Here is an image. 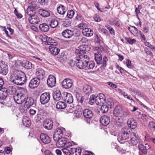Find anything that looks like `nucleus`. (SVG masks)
Listing matches in <instances>:
<instances>
[{
    "label": "nucleus",
    "mask_w": 155,
    "mask_h": 155,
    "mask_svg": "<svg viewBox=\"0 0 155 155\" xmlns=\"http://www.w3.org/2000/svg\"><path fill=\"white\" fill-rule=\"evenodd\" d=\"M26 92V91H22L14 95V99L15 102L18 104H21L24 102L27 97V95L25 94Z\"/></svg>",
    "instance_id": "39448f33"
},
{
    "label": "nucleus",
    "mask_w": 155,
    "mask_h": 155,
    "mask_svg": "<svg viewBox=\"0 0 155 155\" xmlns=\"http://www.w3.org/2000/svg\"><path fill=\"white\" fill-rule=\"evenodd\" d=\"M26 13L29 16H32L36 14V10L32 7H28Z\"/></svg>",
    "instance_id": "72a5a7b5"
},
{
    "label": "nucleus",
    "mask_w": 155,
    "mask_h": 155,
    "mask_svg": "<svg viewBox=\"0 0 155 155\" xmlns=\"http://www.w3.org/2000/svg\"><path fill=\"white\" fill-rule=\"evenodd\" d=\"M48 2V0H38V2L42 5H45Z\"/></svg>",
    "instance_id": "e2e57ef3"
},
{
    "label": "nucleus",
    "mask_w": 155,
    "mask_h": 155,
    "mask_svg": "<svg viewBox=\"0 0 155 155\" xmlns=\"http://www.w3.org/2000/svg\"><path fill=\"white\" fill-rule=\"evenodd\" d=\"M95 50L96 51L94 53V58L96 63L98 64H102V57L101 53L103 50V47L100 46L95 47Z\"/></svg>",
    "instance_id": "423d86ee"
},
{
    "label": "nucleus",
    "mask_w": 155,
    "mask_h": 155,
    "mask_svg": "<svg viewBox=\"0 0 155 155\" xmlns=\"http://www.w3.org/2000/svg\"><path fill=\"white\" fill-rule=\"evenodd\" d=\"M83 114L85 118L88 119L92 118L93 116L92 112L88 109H84L83 111Z\"/></svg>",
    "instance_id": "c85d7f7f"
},
{
    "label": "nucleus",
    "mask_w": 155,
    "mask_h": 155,
    "mask_svg": "<svg viewBox=\"0 0 155 155\" xmlns=\"http://www.w3.org/2000/svg\"><path fill=\"white\" fill-rule=\"evenodd\" d=\"M87 42V39L84 38H83L81 39L80 41V43H86Z\"/></svg>",
    "instance_id": "338daca9"
},
{
    "label": "nucleus",
    "mask_w": 155,
    "mask_h": 155,
    "mask_svg": "<svg viewBox=\"0 0 155 155\" xmlns=\"http://www.w3.org/2000/svg\"><path fill=\"white\" fill-rule=\"evenodd\" d=\"M86 27L87 24L86 23L82 22L79 24L78 27L80 29H83H83L85 28H86Z\"/></svg>",
    "instance_id": "13d9d810"
},
{
    "label": "nucleus",
    "mask_w": 155,
    "mask_h": 155,
    "mask_svg": "<svg viewBox=\"0 0 155 155\" xmlns=\"http://www.w3.org/2000/svg\"><path fill=\"white\" fill-rule=\"evenodd\" d=\"M105 97L104 94H99L96 97L95 102L97 105H99L101 103L104 104L105 102Z\"/></svg>",
    "instance_id": "f3484780"
},
{
    "label": "nucleus",
    "mask_w": 155,
    "mask_h": 155,
    "mask_svg": "<svg viewBox=\"0 0 155 155\" xmlns=\"http://www.w3.org/2000/svg\"><path fill=\"white\" fill-rule=\"evenodd\" d=\"M15 10L14 11V13L15 14V15L17 17L19 18H21L22 17V15L19 13L18 11L17 10V9L16 8H15Z\"/></svg>",
    "instance_id": "6e6d98bb"
},
{
    "label": "nucleus",
    "mask_w": 155,
    "mask_h": 155,
    "mask_svg": "<svg viewBox=\"0 0 155 155\" xmlns=\"http://www.w3.org/2000/svg\"><path fill=\"white\" fill-rule=\"evenodd\" d=\"M40 138L42 142L45 144H48L51 141L50 138L46 134L41 133L40 134Z\"/></svg>",
    "instance_id": "a878e982"
},
{
    "label": "nucleus",
    "mask_w": 155,
    "mask_h": 155,
    "mask_svg": "<svg viewBox=\"0 0 155 155\" xmlns=\"http://www.w3.org/2000/svg\"><path fill=\"white\" fill-rule=\"evenodd\" d=\"M76 97L78 102L80 103L81 104H83L84 102V97L83 96H76Z\"/></svg>",
    "instance_id": "864d4df0"
},
{
    "label": "nucleus",
    "mask_w": 155,
    "mask_h": 155,
    "mask_svg": "<svg viewBox=\"0 0 155 155\" xmlns=\"http://www.w3.org/2000/svg\"><path fill=\"white\" fill-rule=\"evenodd\" d=\"M25 101V104L27 108H29L30 106H32L34 103V100L32 98L28 97L27 96Z\"/></svg>",
    "instance_id": "7c9ffc66"
},
{
    "label": "nucleus",
    "mask_w": 155,
    "mask_h": 155,
    "mask_svg": "<svg viewBox=\"0 0 155 155\" xmlns=\"http://www.w3.org/2000/svg\"><path fill=\"white\" fill-rule=\"evenodd\" d=\"M75 62L77 67L79 69L86 68L88 69H92L95 67V63L93 61L87 62L76 61Z\"/></svg>",
    "instance_id": "f03ea898"
},
{
    "label": "nucleus",
    "mask_w": 155,
    "mask_h": 155,
    "mask_svg": "<svg viewBox=\"0 0 155 155\" xmlns=\"http://www.w3.org/2000/svg\"><path fill=\"white\" fill-rule=\"evenodd\" d=\"M149 126L150 128H155V123L153 121L150 122L149 124Z\"/></svg>",
    "instance_id": "680f3d73"
},
{
    "label": "nucleus",
    "mask_w": 155,
    "mask_h": 155,
    "mask_svg": "<svg viewBox=\"0 0 155 155\" xmlns=\"http://www.w3.org/2000/svg\"><path fill=\"white\" fill-rule=\"evenodd\" d=\"M21 65L27 69H30L32 68V64L31 63L27 60H23L20 62Z\"/></svg>",
    "instance_id": "b1692460"
},
{
    "label": "nucleus",
    "mask_w": 155,
    "mask_h": 155,
    "mask_svg": "<svg viewBox=\"0 0 155 155\" xmlns=\"http://www.w3.org/2000/svg\"><path fill=\"white\" fill-rule=\"evenodd\" d=\"M107 106H110V108L113 107L114 106V103L111 99H108L107 100Z\"/></svg>",
    "instance_id": "603ef678"
},
{
    "label": "nucleus",
    "mask_w": 155,
    "mask_h": 155,
    "mask_svg": "<svg viewBox=\"0 0 155 155\" xmlns=\"http://www.w3.org/2000/svg\"><path fill=\"white\" fill-rule=\"evenodd\" d=\"M122 119L118 117L116 119L115 122V124L117 127H120L122 125Z\"/></svg>",
    "instance_id": "de8ad7c7"
},
{
    "label": "nucleus",
    "mask_w": 155,
    "mask_h": 155,
    "mask_svg": "<svg viewBox=\"0 0 155 155\" xmlns=\"http://www.w3.org/2000/svg\"><path fill=\"white\" fill-rule=\"evenodd\" d=\"M50 96L49 93L45 92L42 94L40 97V101L41 104L44 105L49 101Z\"/></svg>",
    "instance_id": "6e6552de"
},
{
    "label": "nucleus",
    "mask_w": 155,
    "mask_h": 155,
    "mask_svg": "<svg viewBox=\"0 0 155 155\" xmlns=\"http://www.w3.org/2000/svg\"><path fill=\"white\" fill-rule=\"evenodd\" d=\"M8 71V67L5 62L1 61H0V74L6 75Z\"/></svg>",
    "instance_id": "9d476101"
},
{
    "label": "nucleus",
    "mask_w": 155,
    "mask_h": 155,
    "mask_svg": "<svg viewBox=\"0 0 155 155\" xmlns=\"http://www.w3.org/2000/svg\"><path fill=\"white\" fill-rule=\"evenodd\" d=\"M144 51L147 54L150 56H152L153 55L152 53L150 50L147 47L145 48H144Z\"/></svg>",
    "instance_id": "bf43d9fd"
},
{
    "label": "nucleus",
    "mask_w": 155,
    "mask_h": 155,
    "mask_svg": "<svg viewBox=\"0 0 155 155\" xmlns=\"http://www.w3.org/2000/svg\"><path fill=\"white\" fill-rule=\"evenodd\" d=\"M74 12L73 10L68 11L67 12V16L68 18H72L74 14Z\"/></svg>",
    "instance_id": "8fccbe9b"
},
{
    "label": "nucleus",
    "mask_w": 155,
    "mask_h": 155,
    "mask_svg": "<svg viewBox=\"0 0 155 155\" xmlns=\"http://www.w3.org/2000/svg\"><path fill=\"white\" fill-rule=\"evenodd\" d=\"M10 81L16 85H22L26 81L25 74L21 71H15L10 76Z\"/></svg>",
    "instance_id": "f257e3e1"
},
{
    "label": "nucleus",
    "mask_w": 155,
    "mask_h": 155,
    "mask_svg": "<svg viewBox=\"0 0 155 155\" xmlns=\"http://www.w3.org/2000/svg\"><path fill=\"white\" fill-rule=\"evenodd\" d=\"M138 149L139 150V155H145L147 153V150L143 144L142 141H139Z\"/></svg>",
    "instance_id": "a211bd4d"
},
{
    "label": "nucleus",
    "mask_w": 155,
    "mask_h": 155,
    "mask_svg": "<svg viewBox=\"0 0 155 155\" xmlns=\"http://www.w3.org/2000/svg\"><path fill=\"white\" fill-rule=\"evenodd\" d=\"M68 148L62 150L64 155H81V150L79 148L73 147L72 145Z\"/></svg>",
    "instance_id": "20e7f679"
},
{
    "label": "nucleus",
    "mask_w": 155,
    "mask_h": 155,
    "mask_svg": "<svg viewBox=\"0 0 155 155\" xmlns=\"http://www.w3.org/2000/svg\"><path fill=\"white\" fill-rule=\"evenodd\" d=\"M8 91L6 88H2L0 90V97L5 99L8 95Z\"/></svg>",
    "instance_id": "58836bf2"
},
{
    "label": "nucleus",
    "mask_w": 155,
    "mask_h": 155,
    "mask_svg": "<svg viewBox=\"0 0 155 155\" xmlns=\"http://www.w3.org/2000/svg\"><path fill=\"white\" fill-rule=\"evenodd\" d=\"M131 143L133 146L136 145L139 141H142L139 140L136 134L134 132H132L131 134Z\"/></svg>",
    "instance_id": "393cba45"
},
{
    "label": "nucleus",
    "mask_w": 155,
    "mask_h": 155,
    "mask_svg": "<svg viewBox=\"0 0 155 155\" xmlns=\"http://www.w3.org/2000/svg\"><path fill=\"white\" fill-rule=\"evenodd\" d=\"M50 11L46 10L44 9H40L38 10L39 15L44 18H47L50 16Z\"/></svg>",
    "instance_id": "5701e85b"
},
{
    "label": "nucleus",
    "mask_w": 155,
    "mask_h": 155,
    "mask_svg": "<svg viewBox=\"0 0 155 155\" xmlns=\"http://www.w3.org/2000/svg\"><path fill=\"white\" fill-rule=\"evenodd\" d=\"M67 107L66 104L62 101H59L56 105V108L58 109H63Z\"/></svg>",
    "instance_id": "a19ab883"
},
{
    "label": "nucleus",
    "mask_w": 155,
    "mask_h": 155,
    "mask_svg": "<svg viewBox=\"0 0 155 155\" xmlns=\"http://www.w3.org/2000/svg\"><path fill=\"white\" fill-rule=\"evenodd\" d=\"M131 129L127 127H123L121 129V132L119 135L118 140H125L131 136Z\"/></svg>",
    "instance_id": "7ed1b4c3"
},
{
    "label": "nucleus",
    "mask_w": 155,
    "mask_h": 155,
    "mask_svg": "<svg viewBox=\"0 0 155 155\" xmlns=\"http://www.w3.org/2000/svg\"><path fill=\"white\" fill-rule=\"evenodd\" d=\"M108 111V107L106 104L102 105L100 111L103 114L107 113Z\"/></svg>",
    "instance_id": "a18cd8bd"
},
{
    "label": "nucleus",
    "mask_w": 155,
    "mask_h": 155,
    "mask_svg": "<svg viewBox=\"0 0 155 155\" xmlns=\"http://www.w3.org/2000/svg\"><path fill=\"white\" fill-rule=\"evenodd\" d=\"M83 91L86 94H91L92 91V88L88 84H85L83 86Z\"/></svg>",
    "instance_id": "2f4dec72"
},
{
    "label": "nucleus",
    "mask_w": 155,
    "mask_h": 155,
    "mask_svg": "<svg viewBox=\"0 0 155 155\" xmlns=\"http://www.w3.org/2000/svg\"><path fill=\"white\" fill-rule=\"evenodd\" d=\"M7 90L8 93L11 95L14 94L17 91L16 88L12 86H9L7 89Z\"/></svg>",
    "instance_id": "37998d69"
},
{
    "label": "nucleus",
    "mask_w": 155,
    "mask_h": 155,
    "mask_svg": "<svg viewBox=\"0 0 155 155\" xmlns=\"http://www.w3.org/2000/svg\"><path fill=\"white\" fill-rule=\"evenodd\" d=\"M23 124L27 127H28L31 125V121L27 116L24 117L22 119Z\"/></svg>",
    "instance_id": "79ce46f5"
},
{
    "label": "nucleus",
    "mask_w": 155,
    "mask_h": 155,
    "mask_svg": "<svg viewBox=\"0 0 155 155\" xmlns=\"http://www.w3.org/2000/svg\"><path fill=\"white\" fill-rule=\"evenodd\" d=\"M82 33L85 36L87 37H90L93 34V31L89 28H85L83 30Z\"/></svg>",
    "instance_id": "f704fd0d"
},
{
    "label": "nucleus",
    "mask_w": 155,
    "mask_h": 155,
    "mask_svg": "<svg viewBox=\"0 0 155 155\" xmlns=\"http://www.w3.org/2000/svg\"><path fill=\"white\" fill-rule=\"evenodd\" d=\"M63 100L65 102L69 104H71L73 101V98L72 94L69 93L64 92Z\"/></svg>",
    "instance_id": "ddd939ff"
},
{
    "label": "nucleus",
    "mask_w": 155,
    "mask_h": 155,
    "mask_svg": "<svg viewBox=\"0 0 155 155\" xmlns=\"http://www.w3.org/2000/svg\"><path fill=\"white\" fill-rule=\"evenodd\" d=\"M107 58L106 56H104L103 58V62L101 64H102V66L104 67L107 65V62L108 61Z\"/></svg>",
    "instance_id": "4d7b16f0"
},
{
    "label": "nucleus",
    "mask_w": 155,
    "mask_h": 155,
    "mask_svg": "<svg viewBox=\"0 0 155 155\" xmlns=\"http://www.w3.org/2000/svg\"><path fill=\"white\" fill-rule=\"evenodd\" d=\"M125 39L130 44H133L135 43L136 42V40L134 39H131L130 38H125Z\"/></svg>",
    "instance_id": "3c124183"
},
{
    "label": "nucleus",
    "mask_w": 155,
    "mask_h": 155,
    "mask_svg": "<svg viewBox=\"0 0 155 155\" xmlns=\"http://www.w3.org/2000/svg\"><path fill=\"white\" fill-rule=\"evenodd\" d=\"M45 74V71L41 68H38L36 70L35 74L39 80L42 79L44 78Z\"/></svg>",
    "instance_id": "6ab92c4d"
},
{
    "label": "nucleus",
    "mask_w": 155,
    "mask_h": 155,
    "mask_svg": "<svg viewBox=\"0 0 155 155\" xmlns=\"http://www.w3.org/2000/svg\"><path fill=\"white\" fill-rule=\"evenodd\" d=\"M28 19L29 23L33 24H38L41 21V18L36 14L32 16H29Z\"/></svg>",
    "instance_id": "f8f14e48"
},
{
    "label": "nucleus",
    "mask_w": 155,
    "mask_h": 155,
    "mask_svg": "<svg viewBox=\"0 0 155 155\" xmlns=\"http://www.w3.org/2000/svg\"><path fill=\"white\" fill-rule=\"evenodd\" d=\"M100 121L103 125L107 126L110 122V117L107 116H103L101 118Z\"/></svg>",
    "instance_id": "aec40b11"
},
{
    "label": "nucleus",
    "mask_w": 155,
    "mask_h": 155,
    "mask_svg": "<svg viewBox=\"0 0 155 155\" xmlns=\"http://www.w3.org/2000/svg\"><path fill=\"white\" fill-rule=\"evenodd\" d=\"M45 155H54L52 152L48 150H46L44 152Z\"/></svg>",
    "instance_id": "69168bd1"
},
{
    "label": "nucleus",
    "mask_w": 155,
    "mask_h": 155,
    "mask_svg": "<svg viewBox=\"0 0 155 155\" xmlns=\"http://www.w3.org/2000/svg\"><path fill=\"white\" fill-rule=\"evenodd\" d=\"M128 29L130 33L134 35H136L138 33L137 29L134 26H130L128 28Z\"/></svg>",
    "instance_id": "c03bdc74"
},
{
    "label": "nucleus",
    "mask_w": 155,
    "mask_h": 155,
    "mask_svg": "<svg viewBox=\"0 0 155 155\" xmlns=\"http://www.w3.org/2000/svg\"><path fill=\"white\" fill-rule=\"evenodd\" d=\"M95 96L94 95L92 94L90 98L89 99V103L91 105H92L94 102V98Z\"/></svg>",
    "instance_id": "5fc2aeb1"
},
{
    "label": "nucleus",
    "mask_w": 155,
    "mask_h": 155,
    "mask_svg": "<svg viewBox=\"0 0 155 155\" xmlns=\"http://www.w3.org/2000/svg\"><path fill=\"white\" fill-rule=\"evenodd\" d=\"M74 106L73 104H72L71 105H70L68 112L69 113L72 112L74 110Z\"/></svg>",
    "instance_id": "774afa93"
},
{
    "label": "nucleus",
    "mask_w": 155,
    "mask_h": 155,
    "mask_svg": "<svg viewBox=\"0 0 155 155\" xmlns=\"http://www.w3.org/2000/svg\"><path fill=\"white\" fill-rule=\"evenodd\" d=\"M122 109V108L119 106H117L114 108L113 111L114 115L115 117H120Z\"/></svg>",
    "instance_id": "c9c22d12"
},
{
    "label": "nucleus",
    "mask_w": 155,
    "mask_h": 155,
    "mask_svg": "<svg viewBox=\"0 0 155 155\" xmlns=\"http://www.w3.org/2000/svg\"><path fill=\"white\" fill-rule=\"evenodd\" d=\"M62 87L66 89L70 88L72 86L73 84V81L71 80L69 78L64 79L61 83Z\"/></svg>",
    "instance_id": "4468645a"
},
{
    "label": "nucleus",
    "mask_w": 155,
    "mask_h": 155,
    "mask_svg": "<svg viewBox=\"0 0 155 155\" xmlns=\"http://www.w3.org/2000/svg\"><path fill=\"white\" fill-rule=\"evenodd\" d=\"M64 138H61L58 140L57 141L56 144L58 145L60 147H64L63 149H67L68 147H70L71 145V144L70 143H66V141L64 140Z\"/></svg>",
    "instance_id": "1a4fd4ad"
},
{
    "label": "nucleus",
    "mask_w": 155,
    "mask_h": 155,
    "mask_svg": "<svg viewBox=\"0 0 155 155\" xmlns=\"http://www.w3.org/2000/svg\"><path fill=\"white\" fill-rule=\"evenodd\" d=\"M141 8V6L139 5L138 7L136 9L135 12L137 16H138V14L140 13V10Z\"/></svg>",
    "instance_id": "0e129e2a"
},
{
    "label": "nucleus",
    "mask_w": 155,
    "mask_h": 155,
    "mask_svg": "<svg viewBox=\"0 0 155 155\" xmlns=\"http://www.w3.org/2000/svg\"><path fill=\"white\" fill-rule=\"evenodd\" d=\"M90 49V47L87 45H81L78 47V49L75 50V52L77 54H84L86 52L89 51Z\"/></svg>",
    "instance_id": "0eeeda50"
},
{
    "label": "nucleus",
    "mask_w": 155,
    "mask_h": 155,
    "mask_svg": "<svg viewBox=\"0 0 155 155\" xmlns=\"http://www.w3.org/2000/svg\"><path fill=\"white\" fill-rule=\"evenodd\" d=\"M56 83V78L53 75H49L47 80V84L48 87H52Z\"/></svg>",
    "instance_id": "dca6fc26"
},
{
    "label": "nucleus",
    "mask_w": 155,
    "mask_h": 155,
    "mask_svg": "<svg viewBox=\"0 0 155 155\" xmlns=\"http://www.w3.org/2000/svg\"><path fill=\"white\" fill-rule=\"evenodd\" d=\"M62 35L64 38H70L74 35V32L69 29H66L62 32Z\"/></svg>",
    "instance_id": "4be33fe9"
},
{
    "label": "nucleus",
    "mask_w": 155,
    "mask_h": 155,
    "mask_svg": "<svg viewBox=\"0 0 155 155\" xmlns=\"http://www.w3.org/2000/svg\"><path fill=\"white\" fill-rule=\"evenodd\" d=\"M54 99L56 101H59L62 99L63 96L59 91H57L54 93L53 95Z\"/></svg>",
    "instance_id": "473e14b6"
},
{
    "label": "nucleus",
    "mask_w": 155,
    "mask_h": 155,
    "mask_svg": "<svg viewBox=\"0 0 155 155\" xmlns=\"http://www.w3.org/2000/svg\"><path fill=\"white\" fill-rule=\"evenodd\" d=\"M67 10V8L62 5H59L57 8L58 13L61 15L64 14Z\"/></svg>",
    "instance_id": "4c0bfd02"
},
{
    "label": "nucleus",
    "mask_w": 155,
    "mask_h": 155,
    "mask_svg": "<svg viewBox=\"0 0 155 155\" xmlns=\"http://www.w3.org/2000/svg\"><path fill=\"white\" fill-rule=\"evenodd\" d=\"M49 49L53 54L56 55L60 51V49L57 48L55 47L54 45H50L49 47Z\"/></svg>",
    "instance_id": "c756f323"
},
{
    "label": "nucleus",
    "mask_w": 155,
    "mask_h": 155,
    "mask_svg": "<svg viewBox=\"0 0 155 155\" xmlns=\"http://www.w3.org/2000/svg\"><path fill=\"white\" fill-rule=\"evenodd\" d=\"M40 80L36 78H32L30 81L28 86L31 89L37 87L39 85Z\"/></svg>",
    "instance_id": "9b49d317"
},
{
    "label": "nucleus",
    "mask_w": 155,
    "mask_h": 155,
    "mask_svg": "<svg viewBox=\"0 0 155 155\" xmlns=\"http://www.w3.org/2000/svg\"><path fill=\"white\" fill-rule=\"evenodd\" d=\"M53 126V121L50 119L46 120L43 124V126L44 127L48 130L51 129Z\"/></svg>",
    "instance_id": "412c9836"
},
{
    "label": "nucleus",
    "mask_w": 155,
    "mask_h": 155,
    "mask_svg": "<svg viewBox=\"0 0 155 155\" xmlns=\"http://www.w3.org/2000/svg\"><path fill=\"white\" fill-rule=\"evenodd\" d=\"M84 54H79L78 55V58L77 59L76 61L87 62H90L89 57Z\"/></svg>",
    "instance_id": "bb28decb"
},
{
    "label": "nucleus",
    "mask_w": 155,
    "mask_h": 155,
    "mask_svg": "<svg viewBox=\"0 0 155 155\" xmlns=\"http://www.w3.org/2000/svg\"><path fill=\"white\" fill-rule=\"evenodd\" d=\"M131 61L128 59L126 62V65L127 67L129 68H132L133 67V66L131 64Z\"/></svg>",
    "instance_id": "052dcab7"
},
{
    "label": "nucleus",
    "mask_w": 155,
    "mask_h": 155,
    "mask_svg": "<svg viewBox=\"0 0 155 155\" xmlns=\"http://www.w3.org/2000/svg\"><path fill=\"white\" fill-rule=\"evenodd\" d=\"M58 23L57 20H52L50 24V26L52 28H55L58 25Z\"/></svg>",
    "instance_id": "49530a36"
},
{
    "label": "nucleus",
    "mask_w": 155,
    "mask_h": 155,
    "mask_svg": "<svg viewBox=\"0 0 155 155\" xmlns=\"http://www.w3.org/2000/svg\"><path fill=\"white\" fill-rule=\"evenodd\" d=\"M129 112L127 111L122 110L120 117L123 118L127 117L129 114Z\"/></svg>",
    "instance_id": "09e8293b"
},
{
    "label": "nucleus",
    "mask_w": 155,
    "mask_h": 155,
    "mask_svg": "<svg viewBox=\"0 0 155 155\" xmlns=\"http://www.w3.org/2000/svg\"><path fill=\"white\" fill-rule=\"evenodd\" d=\"M42 37L44 38V40H42L43 41L47 43V44L50 45H54L52 43L54 42V40L49 37H48L46 35H43Z\"/></svg>",
    "instance_id": "e433bc0d"
},
{
    "label": "nucleus",
    "mask_w": 155,
    "mask_h": 155,
    "mask_svg": "<svg viewBox=\"0 0 155 155\" xmlns=\"http://www.w3.org/2000/svg\"><path fill=\"white\" fill-rule=\"evenodd\" d=\"M62 135L63 133L61 130L58 128L55 130L53 136L54 140L55 142L57 141L59 139L62 138Z\"/></svg>",
    "instance_id": "2eb2a0df"
},
{
    "label": "nucleus",
    "mask_w": 155,
    "mask_h": 155,
    "mask_svg": "<svg viewBox=\"0 0 155 155\" xmlns=\"http://www.w3.org/2000/svg\"><path fill=\"white\" fill-rule=\"evenodd\" d=\"M127 123L128 126L133 129H135L137 127V122L133 118H129L127 120Z\"/></svg>",
    "instance_id": "cd10ccee"
},
{
    "label": "nucleus",
    "mask_w": 155,
    "mask_h": 155,
    "mask_svg": "<svg viewBox=\"0 0 155 155\" xmlns=\"http://www.w3.org/2000/svg\"><path fill=\"white\" fill-rule=\"evenodd\" d=\"M39 28L41 31L43 32H47L49 29V25L45 23L40 24L39 25Z\"/></svg>",
    "instance_id": "ea45409f"
}]
</instances>
